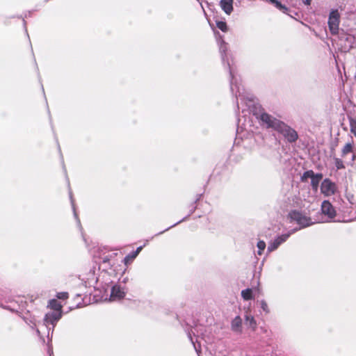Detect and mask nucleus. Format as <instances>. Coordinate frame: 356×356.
Returning <instances> with one entry per match:
<instances>
[{
  "label": "nucleus",
  "instance_id": "f3484780",
  "mask_svg": "<svg viewBox=\"0 0 356 356\" xmlns=\"http://www.w3.org/2000/svg\"><path fill=\"white\" fill-rule=\"evenodd\" d=\"M245 324L247 325H248L249 327H250L253 329L255 328L257 323L254 320V318L252 315L246 314L245 316Z\"/></svg>",
  "mask_w": 356,
  "mask_h": 356
},
{
  "label": "nucleus",
  "instance_id": "b1692460",
  "mask_svg": "<svg viewBox=\"0 0 356 356\" xmlns=\"http://www.w3.org/2000/svg\"><path fill=\"white\" fill-rule=\"evenodd\" d=\"M334 165H335L337 170H341V169L345 168L343 162L340 159H338V158L334 159Z\"/></svg>",
  "mask_w": 356,
  "mask_h": 356
},
{
  "label": "nucleus",
  "instance_id": "2eb2a0df",
  "mask_svg": "<svg viewBox=\"0 0 356 356\" xmlns=\"http://www.w3.org/2000/svg\"><path fill=\"white\" fill-rule=\"evenodd\" d=\"M143 246H140L137 248L136 250L132 254H129L124 259V264L127 265L129 261H131L136 257L139 254V252L142 250Z\"/></svg>",
  "mask_w": 356,
  "mask_h": 356
},
{
  "label": "nucleus",
  "instance_id": "2f4dec72",
  "mask_svg": "<svg viewBox=\"0 0 356 356\" xmlns=\"http://www.w3.org/2000/svg\"><path fill=\"white\" fill-rule=\"evenodd\" d=\"M70 199H71L72 204H73V200H72V197L71 194H70Z\"/></svg>",
  "mask_w": 356,
  "mask_h": 356
},
{
  "label": "nucleus",
  "instance_id": "473e14b6",
  "mask_svg": "<svg viewBox=\"0 0 356 356\" xmlns=\"http://www.w3.org/2000/svg\"><path fill=\"white\" fill-rule=\"evenodd\" d=\"M73 209H74V207H73ZM74 213L75 217L76 218V212H75V210H74Z\"/></svg>",
  "mask_w": 356,
  "mask_h": 356
},
{
  "label": "nucleus",
  "instance_id": "bb28decb",
  "mask_svg": "<svg viewBox=\"0 0 356 356\" xmlns=\"http://www.w3.org/2000/svg\"><path fill=\"white\" fill-rule=\"evenodd\" d=\"M273 4L279 9L280 10H286V8L281 4L280 2L278 1H275V2L273 3Z\"/></svg>",
  "mask_w": 356,
  "mask_h": 356
},
{
  "label": "nucleus",
  "instance_id": "412c9836",
  "mask_svg": "<svg viewBox=\"0 0 356 356\" xmlns=\"http://www.w3.org/2000/svg\"><path fill=\"white\" fill-rule=\"evenodd\" d=\"M257 254L259 255H261L264 250H265L266 247V243L264 241H259L257 242Z\"/></svg>",
  "mask_w": 356,
  "mask_h": 356
},
{
  "label": "nucleus",
  "instance_id": "4c0bfd02",
  "mask_svg": "<svg viewBox=\"0 0 356 356\" xmlns=\"http://www.w3.org/2000/svg\"><path fill=\"white\" fill-rule=\"evenodd\" d=\"M245 108H242V112H244L245 111Z\"/></svg>",
  "mask_w": 356,
  "mask_h": 356
},
{
  "label": "nucleus",
  "instance_id": "ddd939ff",
  "mask_svg": "<svg viewBox=\"0 0 356 356\" xmlns=\"http://www.w3.org/2000/svg\"><path fill=\"white\" fill-rule=\"evenodd\" d=\"M242 319L239 316H236L232 321V329L235 332L241 331Z\"/></svg>",
  "mask_w": 356,
  "mask_h": 356
},
{
  "label": "nucleus",
  "instance_id": "20e7f679",
  "mask_svg": "<svg viewBox=\"0 0 356 356\" xmlns=\"http://www.w3.org/2000/svg\"><path fill=\"white\" fill-rule=\"evenodd\" d=\"M289 215L291 218L300 225L302 228L308 227L313 224L310 218L300 211H291Z\"/></svg>",
  "mask_w": 356,
  "mask_h": 356
},
{
  "label": "nucleus",
  "instance_id": "0eeeda50",
  "mask_svg": "<svg viewBox=\"0 0 356 356\" xmlns=\"http://www.w3.org/2000/svg\"><path fill=\"white\" fill-rule=\"evenodd\" d=\"M229 73L231 76V90L233 94L235 95L236 98L240 97V100L243 102L245 100L243 95V89L241 88L239 84L237 82L236 78H235L232 71L229 69Z\"/></svg>",
  "mask_w": 356,
  "mask_h": 356
},
{
  "label": "nucleus",
  "instance_id": "6e6552de",
  "mask_svg": "<svg viewBox=\"0 0 356 356\" xmlns=\"http://www.w3.org/2000/svg\"><path fill=\"white\" fill-rule=\"evenodd\" d=\"M62 317V312H50L46 314L44 318V325L49 328V325H52V331L56 325V323Z\"/></svg>",
  "mask_w": 356,
  "mask_h": 356
},
{
  "label": "nucleus",
  "instance_id": "f704fd0d",
  "mask_svg": "<svg viewBox=\"0 0 356 356\" xmlns=\"http://www.w3.org/2000/svg\"><path fill=\"white\" fill-rule=\"evenodd\" d=\"M194 347H195V349L196 350V351L198 353V350L197 349V347L195 346V344H194Z\"/></svg>",
  "mask_w": 356,
  "mask_h": 356
},
{
  "label": "nucleus",
  "instance_id": "a878e982",
  "mask_svg": "<svg viewBox=\"0 0 356 356\" xmlns=\"http://www.w3.org/2000/svg\"><path fill=\"white\" fill-rule=\"evenodd\" d=\"M56 297L58 299H67L68 298V293L66 292H60L57 293Z\"/></svg>",
  "mask_w": 356,
  "mask_h": 356
},
{
  "label": "nucleus",
  "instance_id": "f8f14e48",
  "mask_svg": "<svg viewBox=\"0 0 356 356\" xmlns=\"http://www.w3.org/2000/svg\"><path fill=\"white\" fill-rule=\"evenodd\" d=\"M322 179L323 175L321 173L315 174V175L311 179V186L313 190L316 191L318 190L319 183Z\"/></svg>",
  "mask_w": 356,
  "mask_h": 356
},
{
  "label": "nucleus",
  "instance_id": "f03ea898",
  "mask_svg": "<svg viewBox=\"0 0 356 356\" xmlns=\"http://www.w3.org/2000/svg\"><path fill=\"white\" fill-rule=\"evenodd\" d=\"M337 44L339 48L344 52L350 51L354 46L356 41V26H352L349 30L345 31L341 29L338 34Z\"/></svg>",
  "mask_w": 356,
  "mask_h": 356
},
{
  "label": "nucleus",
  "instance_id": "6ab92c4d",
  "mask_svg": "<svg viewBox=\"0 0 356 356\" xmlns=\"http://www.w3.org/2000/svg\"><path fill=\"white\" fill-rule=\"evenodd\" d=\"M315 175V173L313 170H307L303 173L301 177V180L302 181H307L308 179H312Z\"/></svg>",
  "mask_w": 356,
  "mask_h": 356
},
{
  "label": "nucleus",
  "instance_id": "7c9ffc66",
  "mask_svg": "<svg viewBox=\"0 0 356 356\" xmlns=\"http://www.w3.org/2000/svg\"><path fill=\"white\" fill-rule=\"evenodd\" d=\"M3 307V308H5V309H7L11 310V311H13V312L15 310V309H10L9 307Z\"/></svg>",
  "mask_w": 356,
  "mask_h": 356
},
{
  "label": "nucleus",
  "instance_id": "f257e3e1",
  "mask_svg": "<svg viewBox=\"0 0 356 356\" xmlns=\"http://www.w3.org/2000/svg\"><path fill=\"white\" fill-rule=\"evenodd\" d=\"M259 119L267 128H271L282 134L288 142L293 143L298 139V134L293 129L272 115L263 113Z\"/></svg>",
  "mask_w": 356,
  "mask_h": 356
},
{
  "label": "nucleus",
  "instance_id": "a211bd4d",
  "mask_svg": "<svg viewBox=\"0 0 356 356\" xmlns=\"http://www.w3.org/2000/svg\"><path fill=\"white\" fill-rule=\"evenodd\" d=\"M219 49H220V51L221 53L222 59L223 61H225V51L227 49V44L226 42H225L223 40H222L220 42Z\"/></svg>",
  "mask_w": 356,
  "mask_h": 356
},
{
  "label": "nucleus",
  "instance_id": "9b49d317",
  "mask_svg": "<svg viewBox=\"0 0 356 356\" xmlns=\"http://www.w3.org/2000/svg\"><path fill=\"white\" fill-rule=\"evenodd\" d=\"M234 0H220L219 2L220 7L224 13L228 15L233 12Z\"/></svg>",
  "mask_w": 356,
  "mask_h": 356
},
{
  "label": "nucleus",
  "instance_id": "423d86ee",
  "mask_svg": "<svg viewBox=\"0 0 356 356\" xmlns=\"http://www.w3.org/2000/svg\"><path fill=\"white\" fill-rule=\"evenodd\" d=\"M337 191L336 184L330 179H325L321 185V192L326 197L332 196L335 194Z\"/></svg>",
  "mask_w": 356,
  "mask_h": 356
},
{
  "label": "nucleus",
  "instance_id": "39448f33",
  "mask_svg": "<svg viewBox=\"0 0 356 356\" xmlns=\"http://www.w3.org/2000/svg\"><path fill=\"white\" fill-rule=\"evenodd\" d=\"M298 229H294L286 234H282L281 236H277L273 241H271L269 243L268 246L267 248V252H271L277 250L281 244L284 243L289 238L291 234H293Z\"/></svg>",
  "mask_w": 356,
  "mask_h": 356
},
{
  "label": "nucleus",
  "instance_id": "72a5a7b5",
  "mask_svg": "<svg viewBox=\"0 0 356 356\" xmlns=\"http://www.w3.org/2000/svg\"><path fill=\"white\" fill-rule=\"evenodd\" d=\"M276 0H270V1L273 3L274 2H275Z\"/></svg>",
  "mask_w": 356,
  "mask_h": 356
},
{
  "label": "nucleus",
  "instance_id": "1a4fd4ad",
  "mask_svg": "<svg viewBox=\"0 0 356 356\" xmlns=\"http://www.w3.org/2000/svg\"><path fill=\"white\" fill-rule=\"evenodd\" d=\"M322 213L327 216L328 218L332 219L336 216V211L331 203L327 200H324L321 204Z\"/></svg>",
  "mask_w": 356,
  "mask_h": 356
},
{
  "label": "nucleus",
  "instance_id": "dca6fc26",
  "mask_svg": "<svg viewBox=\"0 0 356 356\" xmlns=\"http://www.w3.org/2000/svg\"><path fill=\"white\" fill-rule=\"evenodd\" d=\"M241 296L245 300H250L254 299L252 290L251 289H246L241 291Z\"/></svg>",
  "mask_w": 356,
  "mask_h": 356
},
{
  "label": "nucleus",
  "instance_id": "e433bc0d",
  "mask_svg": "<svg viewBox=\"0 0 356 356\" xmlns=\"http://www.w3.org/2000/svg\"><path fill=\"white\" fill-rule=\"evenodd\" d=\"M237 108H238V109H239V108H240V106H239L238 103H237Z\"/></svg>",
  "mask_w": 356,
  "mask_h": 356
},
{
  "label": "nucleus",
  "instance_id": "393cba45",
  "mask_svg": "<svg viewBox=\"0 0 356 356\" xmlns=\"http://www.w3.org/2000/svg\"><path fill=\"white\" fill-rule=\"evenodd\" d=\"M260 306H261V308L262 309V310L266 314H268L270 312V309L268 308V304L265 300H262L260 301Z\"/></svg>",
  "mask_w": 356,
  "mask_h": 356
},
{
  "label": "nucleus",
  "instance_id": "c9c22d12",
  "mask_svg": "<svg viewBox=\"0 0 356 356\" xmlns=\"http://www.w3.org/2000/svg\"><path fill=\"white\" fill-rule=\"evenodd\" d=\"M36 331H37L38 334L40 335V330H37Z\"/></svg>",
  "mask_w": 356,
  "mask_h": 356
},
{
  "label": "nucleus",
  "instance_id": "4be33fe9",
  "mask_svg": "<svg viewBox=\"0 0 356 356\" xmlns=\"http://www.w3.org/2000/svg\"><path fill=\"white\" fill-rule=\"evenodd\" d=\"M350 131L356 137V120L350 118Z\"/></svg>",
  "mask_w": 356,
  "mask_h": 356
},
{
  "label": "nucleus",
  "instance_id": "7ed1b4c3",
  "mask_svg": "<svg viewBox=\"0 0 356 356\" xmlns=\"http://www.w3.org/2000/svg\"><path fill=\"white\" fill-rule=\"evenodd\" d=\"M340 22V14L337 10H333L330 13L328 18L329 29L332 35H337L340 33L339 29Z\"/></svg>",
  "mask_w": 356,
  "mask_h": 356
},
{
  "label": "nucleus",
  "instance_id": "aec40b11",
  "mask_svg": "<svg viewBox=\"0 0 356 356\" xmlns=\"http://www.w3.org/2000/svg\"><path fill=\"white\" fill-rule=\"evenodd\" d=\"M353 151V143H348L342 149V156H345L347 154L352 152Z\"/></svg>",
  "mask_w": 356,
  "mask_h": 356
},
{
  "label": "nucleus",
  "instance_id": "c85d7f7f",
  "mask_svg": "<svg viewBox=\"0 0 356 356\" xmlns=\"http://www.w3.org/2000/svg\"><path fill=\"white\" fill-rule=\"evenodd\" d=\"M248 104L247 103V106H248V107H250L251 104H252V98H248Z\"/></svg>",
  "mask_w": 356,
  "mask_h": 356
},
{
  "label": "nucleus",
  "instance_id": "c756f323",
  "mask_svg": "<svg viewBox=\"0 0 356 356\" xmlns=\"http://www.w3.org/2000/svg\"><path fill=\"white\" fill-rule=\"evenodd\" d=\"M304 3L307 5V6H309L310 3H311V0H305L304 1Z\"/></svg>",
  "mask_w": 356,
  "mask_h": 356
},
{
  "label": "nucleus",
  "instance_id": "5701e85b",
  "mask_svg": "<svg viewBox=\"0 0 356 356\" xmlns=\"http://www.w3.org/2000/svg\"><path fill=\"white\" fill-rule=\"evenodd\" d=\"M217 27L223 32H226L227 31V25L225 22L218 21L216 22Z\"/></svg>",
  "mask_w": 356,
  "mask_h": 356
},
{
  "label": "nucleus",
  "instance_id": "4468645a",
  "mask_svg": "<svg viewBox=\"0 0 356 356\" xmlns=\"http://www.w3.org/2000/svg\"><path fill=\"white\" fill-rule=\"evenodd\" d=\"M48 307L53 310L52 312H62V305L56 299L50 300L48 304Z\"/></svg>",
  "mask_w": 356,
  "mask_h": 356
},
{
  "label": "nucleus",
  "instance_id": "58836bf2",
  "mask_svg": "<svg viewBox=\"0 0 356 356\" xmlns=\"http://www.w3.org/2000/svg\"><path fill=\"white\" fill-rule=\"evenodd\" d=\"M49 356H51V354H49Z\"/></svg>",
  "mask_w": 356,
  "mask_h": 356
},
{
  "label": "nucleus",
  "instance_id": "cd10ccee",
  "mask_svg": "<svg viewBox=\"0 0 356 356\" xmlns=\"http://www.w3.org/2000/svg\"><path fill=\"white\" fill-rule=\"evenodd\" d=\"M184 220V219H183V220H181L179 221L178 222L175 223V225H173L172 226H171V227H168V228H166L165 231H167V230H168L170 228H171V227H172L175 226V225H177L178 223H179V222H181V221H183ZM164 232H165V230H164L163 232H161L160 233H159V234H158V235H159V234H162V233H163Z\"/></svg>",
  "mask_w": 356,
  "mask_h": 356
},
{
  "label": "nucleus",
  "instance_id": "9d476101",
  "mask_svg": "<svg viewBox=\"0 0 356 356\" xmlns=\"http://www.w3.org/2000/svg\"><path fill=\"white\" fill-rule=\"evenodd\" d=\"M125 296V292L118 285H114L111 289L110 299L112 301L120 300Z\"/></svg>",
  "mask_w": 356,
  "mask_h": 356
}]
</instances>
